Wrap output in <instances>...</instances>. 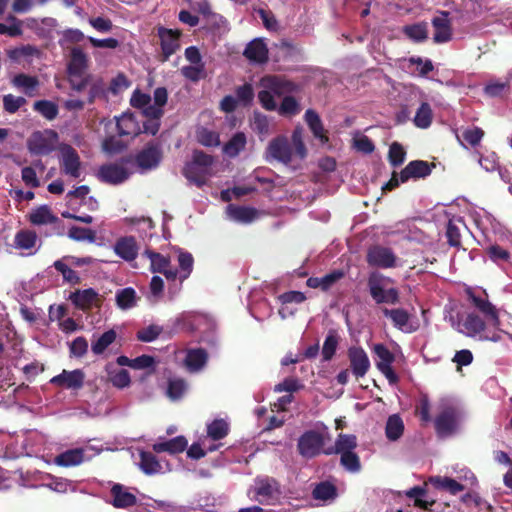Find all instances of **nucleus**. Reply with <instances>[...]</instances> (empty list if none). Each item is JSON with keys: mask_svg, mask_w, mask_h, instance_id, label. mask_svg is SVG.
Segmentation results:
<instances>
[{"mask_svg": "<svg viewBox=\"0 0 512 512\" xmlns=\"http://www.w3.org/2000/svg\"><path fill=\"white\" fill-rule=\"evenodd\" d=\"M255 493L262 504L275 503L281 494L278 483L272 478H258L255 481Z\"/></svg>", "mask_w": 512, "mask_h": 512, "instance_id": "f3484780", "label": "nucleus"}, {"mask_svg": "<svg viewBox=\"0 0 512 512\" xmlns=\"http://www.w3.org/2000/svg\"><path fill=\"white\" fill-rule=\"evenodd\" d=\"M467 295L473 307L483 317L475 312H469L458 323L457 330L465 336L479 341H501L502 330L500 329L499 311L496 306L488 300L485 292L483 295H477L468 290Z\"/></svg>", "mask_w": 512, "mask_h": 512, "instance_id": "f257e3e1", "label": "nucleus"}, {"mask_svg": "<svg viewBox=\"0 0 512 512\" xmlns=\"http://www.w3.org/2000/svg\"><path fill=\"white\" fill-rule=\"evenodd\" d=\"M183 355L182 361L185 365V368L191 372H199L206 365L208 355L206 351L202 348L188 349L185 351H181L178 354V358Z\"/></svg>", "mask_w": 512, "mask_h": 512, "instance_id": "aec40b11", "label": "nucleus"}, {"mask_svg": "<svg viewBox=\"0 0 512 512\" xmlns=\"http://www.w3.org/2000/svg\"><path fill=\"white\" fill-rule=\"evenodd\" d=\"M432 24L435 28L434 41L436 43H445L451 38V28L449 21V13L442 11L433 18Z\"/></svg>", "mask_w": 512, "mask_h": 512, "instance_id": "cd10ccee", "label": "nucleus"}, {"mask_svg": "<svg viewBox=\"0 0 512 512\" xmlns=\"http://www.w3.org/2000/svg\"><path fill=\"white\" fill-rule=\"evenodd\" d=\"M69 299L79 309L86 310L90 309L99 299V295L96 290L92 288L76 290L71 293Z\"/></svg>", "mask_w": 512, "mask_h": 512, "instance_id": "2f4dec72", "label": "nucleus"}, {"mask_svg": "<svg viewBox=\"0 0 512 512\" xmlns=\"http://www.w3.org/2000/svg\"><path fill=\"white\" fill-rule=\"evenodd\" d=\"M33 108L48 120H53L58 115L57 105L48 100L36 101L33 105Z\"/></svg>", "mask_w": 512, "mask_h": 512, "instance_id": "bf43d9fd", "label": "nucleus"}, {"mask_svg": "<svg viewBox=\"0 0 512 512\" xmlns=\"http://www.w3.org/2000/svg\"><path fill=\"white\" fill-rule=\"evenodd\" d=\"M396 262L397 257L388 247L375 245L370 247L367 252V263L370 266L387 269L395 267Z\"/></svg>", "mask_w": 512, "mask_h": 512, "instance_id": "2eb2a0df", "label": "nucleus"}, {"mask_svg": "<svg viewBox=\"0 0 512 512\" xmlns=\"http://www.w3.org/2000/svg\"><path fill=\"white\" fill-rule=\"evenodd\" d=\"M140 469L147 475L163 474L172 470L167 462L157 460L151 452L140 451Z\"/></svg>", "mask_w": 512, "mask_h": 512, "instance_id": "412c9836", "label": "nucleus"}, {"mask_svg": "<svg viewBox=\"0 0 512 512\" xmlns=\"http://www.w3.org/2000/svg\"><path fill=\"white\" fill-rule=\"evenodd\" d=\"M313 498L323 504H331L338 497L336 486L330 481L318 483L312 492Z\"/></svg>", "mask_w": 512, "mask_h": 512, "instance_id": "c9c22d12", "label": "nucleus"}, {"mask_svg": "<svg viewBox=\"0 0 512 512\" xmlns=\"http://www.w3.org/2000/svg\"><path fill=\"white\" fill-rule=\"evenodd\" d=\"M114 252L125 261H133L138 255V245L135 238H120L114 245Z\"/></svg>", "mask_w": 512, "mask_h": 512, "instance_id": "7c9ffc66", "label": "nucleus"}, {"mask_svg": "<svg viewBox=\"0 0 512 512\" xmlns=\"http://www.w3.org/2000/svg\"><path fill=\"white\" fill-rule=\"evenodd\" d=\"M432 123V109L428 103H422L418 108L415 117L414 124L421 129L428 128Z\"/></svg>", "mask_w": 512, "mask_h": 512, "instance_id": "09e8293b", "label": "nucleus"}, {"mask_svg": "<svg viewBox=\"0 0 512 512\" xmlns=\"http://www.w3.org/2000/svg\"><path fill=\"white\" fill-rule=\"evenodd\" d=\"M58 142V135L51 129L33 132L27 140V148L33 155H47L51 153Z\"/></svg>", "mask_w": 512, "mask_h": 512, "instance_id": "9d476101", "label": "nucleus"}, {"mask_svg": "<svg viewBox=\"0 0 512 512\" xmlns=\"http://www.w3.org/2000/svg\"><path fill=\"white\" fill-rule=\"evenodd\" d=\"M131 174L132 171L126 161L103 165L98 171V176L103 182L114 185L126 181Z\"/></svg>", "mask_w": 512, "mask_h": 512, "instance_id": "f8f14e48", "label": "nucleus"}, {"mask_svg": "<svg viewBox=\"0 0 512 512\" xmlns=\"http://www.w3.org/2000/svg\"><path fill=\"white\" fill-rule=\"evenodd\" d=\"M230 430L229 422L223 418H216L206 426L207 438L217 442L225 438Z\"/></svg>", "mask_w": 512, "mask_h": 512, "instance_id": "4c0bfd02", "label": "nucleus"}, {"mask_svg": "<svg viewBox=\"0 0 512 512\" xmlns=\"http://www.w3.org/2000/svg\"><path fill=\"white\" fill-rule=\"evenodd\" d=\"M429 481L437 489L448 491L453 495L464 490L463 485L448 477L435 476L431 477Z\"/></svg>", "mask_w": 512, "mask_h": 512, "instance_id": "a18cd8bd", "label": "nucleus"}, {"mask_svg": "<svg viewBox=\"0 0 512 512\" xmlns=\"http://www.w3.org/2000/svg\"><path fill=\"white\" fill-rule=\"evenodd\" d=\"M352 374L357 378L364 377L371 367L366 351L359 346H352L347 351Z\"/></svg>", "mask_w": 512, "mask_h": 512, "instance_id": "dca6fc26", "label": "nucleus"}, {"mask_svg": "<svg viewBox=\"0 0 512 512\" xmlns=\"http://www.w3.org/2000/svg\"><path fill=\"white\" fill-rule=\"evenodd\" d=\"M339 343V337L335 331H329L327 334L323 347L322 356L325 361H329L334 356Z\"/></svg>", "mask_w": 512, "mask_h": 512, "instance_id": "6e6d98bb", "label": "nucleus"}, {"mask_svg": "<svg viewBox=\"0 0 512 512\" xmlns=\"http://www.w3.org/2000/svg\"><path fill=\"white\" fill-rule=\"evenodd\" d=\"M244 55L254 63H264L268 59V49L260 39H254L245 48Z\"/></svg>", "mask_w": 512, "mask_h": 512, "instance_id": "e433bc0d", "label": "nucleus"}, {"mask_svg": "<svg viewBox=\"0 0 512 512\" xmlns=\"http://www.w3.org/2000/svg\"><path fill=\"white\" fill-rule=\"evenodd\" d=\"M406 157V152L401 144L398 142H393L390 145L388 158L389 162L392 166H399L401 165Z\"/></svg>", "mask_w": 512, "mask_h": 512, "instance_id": "774afa93", "label": "nucleus"}, {"mask_svg": "<svg viewBox=\"0 0 512 512\" xmlns=\"http://www.w3.org/2000/svg\"><path fill=\"white\" fill-rule=\"evenodd\" d=\"M439 415L435 419L437 433L448 437L459 431L463 422V413L454 403L443 400L440 404Z\"/></svg>", "mask_w": 512, "mask_h": 512, "instance_id": "20e7f679", "label": "nucleus"}, {"mask_svg": "<svg viewBox=\"0 0 512 512\" xmlns=\"http://www.w3.org/2000/svg\"><path fill=\"white\" fill-rule=\"evenodd\" d=\"M226 214L230 220L241 224H250L260 217L257 209L248 206L228 205Z\"/></svg>", "mask_w": 512, "mask_h": 512, "instance_id": "4be33fe9", "label": "nucleus"}, {"mask_svg": "<svg viewBox=\"0 0 512 512\" xmlns=\"http://www.w3.org/2000/svg\"><path fill=\"white\" fill-rule=\"evenodd\" d=\"M353 147L361 153L370 154L374 151V144L372 141L365 135L361 133H356L353 136Z\"/></svg>", "mask_w": 512, "mask_h": 512, "instance_id": "338daca9", "label": "nucleus"}, {"mask_svg": "<svg viewBox=\"0 0 512 512\" xmlns=\"http://www.w3.org/2000/svg\"><path fill=\"white\" fill-rule=\"evenodd\" d=\"M307 155V150L303 142L302 128H296L289 144L286 137L279 136L273 139L266 150L268 160H276L285 165H290L294 161H302Z\"/></svg>", "mask_w": 512, "mask_h": 512, "instance_id": "f03ea898", "label": "nucleus"}, {"mask_svg": "<svg viewBox=\"0 0 512 512\" xmlns=\"http://www.w3.org/2000/svg\"><path fill=\"white\" fill-rule=\"evenodd\" d=\"M68 237L74 241L94 243L96 233L92 229L72 226L68 231Z\"/></svg>", "mask_w": 512, "mask_h": 512, "instance_id": "603ef678", "label": "nucleus"}, {"mask_svg": "<svg viewBox=\"0 0 512 512\" xmlns=\"http://www.w3.org/2000/svg\"><path fill=\"white\" fill-rule=\"evenodd\" d=\"M404 424L398 415H392L388 418L386 424V435L388 439L395 441L402 435Z\"/></svg>", "mask_w": 512, "mask_h": 512, "instance_id": "3c124183", "label": "nucleus"}, {"mask_svg": "<svg viewBox=\"0 0 512 512\" xmlns=\"http://www.w3.org/2000/svg\"><path fill=\"white\" fill-rule=\"evenodd\" d=\"M86 68V54L81 49L74 48L68 64V76L72 89L82 91L87 86L89 76L86 74Z\"/></svg>", "mask_w": 512, "mask_h": 512, "instance_id": "6e6552de", "label": "nucleus"}, {"mask_svg": "<svg viewBox=\"0 0 512 512\" xmlns=\"http://www.w3.org/2000/svg\"><path fill=\"white\" fill-rule=\"evenodd\" d=\"M373 352L377 357L376 367L386 377L390 384L398 382V376L392 369V363L395 360L393 353L383 344H375Z\"/></svg>", "mask_w": 512, "mask_h": 512, "instance_id": "9b49d317", "label": "nucleus"}, {"mask_svg": "<svg viewBox=\"0 0 512 512\" xmlns=\"http://www.w3.org/2000/svg\"><path fill=\"white\" fill-rule=\"evenodd\" d=\"M404 32L413 41H416V42L423 41L428 36L427 24L426 23H417V24L406 26L404 28Z\"/></svg>", "mask_w": 512, "mask_h": 512, "instance_id": "052dcab7", "label": "nucleus"}, {"mask_svg": "<svg viewBox=\"0 0 512 512\" xmlns=\"http://www.w3.org/2000/svg\"><path fill=\"white\" fill-rule=\"evenodd\" d=\"M466 229L462 218L456 217L449 220L446 229L447 241L451 246L458 247L461 244V231Z\"/></svg>", "mask_w": 512, "mask_h": 512, "instance_id": "58836bf2", "label": "nucleus"}, {"mask_svg": "<svg viewBox=\"0 0 512 512\" xmlns=\"http://www.w3.org/2000/svg\"><path fill=\"white\" fill-rule=\"evenodd\" d=\"M164 281L160 276L154 275L149 284L147 299L150 303L156 304L162 297Z\"/></svg>", "mask_w": 512, "mask_h": 512, "instance_id": "13d9d810", "label": "nucleus"}, {"mask_svg": "<svg viewBox=\"0 0 512 512\" xmlns=\"http://www.w3.org/2000/svg\"><path fill=\"white\" fill-rule=\"evenodd\" d=\"M261 90L258 99L262 107L268 111L277 109L276 98L285 96L295 90V85L281 76L267 75L259 82Z\"/></svg>", "mask_w": 512, "mask_h": 512, "instance_id": "7ed1b4c3", "label": "nucleus"}, {"mask_svg": "<svg viewBox=\"0 0 512 512\" xmlns=\"http://www.w3.org/2000/svg\"><path fill=\"white\" fill-rule=\"evenodd\" d=\"M330 439L327 427L321 431L309 430L300 436L298 440L299 453L305 458H313L324 453L325 442Z\"/></svg>", "mask_w": 512, "mask_h": 512, "instance_id": "0eeeda50", "label": "nucleus"}, {"mask_svg": "<svg viewBox=\"0 0 512 512\" xmlns=\"http://www.w3.org/2000/svg\"><path fill=\"white\" fill-rule=\"evenodd\" d=\"M175 252L177 253L178 267H173V272L176 273V280H179L182 283L190 277L193 271L194 258L191 253L181 248L175 249Z\"/></svg>", "mask_w": 512, "mask_h": 512, "instance_id": "a878e982", "label": "nucleus"}, {"mask_svg": "<svg viewBox=\"0 0 512 512\" xmlns=\"http://www.w3.org/2000/svg\"><path fill=\"white\" fill-rule=\"evenodd\" d=\"M130 103L133 107L142 110L143 114L148 117V108L152 107V98L146 93H142L140 90H135L130 99Z\"/></svg>", "mask_w": 512, "mask_h": 512, "instance_id": "4d7b16f0", "label": "nucleus"}, {"mask_svg": "<svg viewBox=\"0 0 512 512\" xmlns=\"http://www.w3.org/2000/svg\"><path fill=\"white\" fill-rule=\"evenodd\" d=\"M90 449L94 450L92 446L66 450L57 455L54 459V462L58 466L63 467L77 466L86 459L85 453Z\"/></svg>", "mask_w": 512, "mask_h": 512, "instance_id": "bb28decb", "label": "nucleus"}, {"mask_svg": "<svg viewBox=\"0 0 512 512\" xmlns=\"http://www.w3.org/2000/svg\"><path fill=\"white\" fill-rule=\"evenodd\" d=\"M53 266L55 269L60 272L63 276V279L71 284H77L80 280L76 271L71 269L64 260H57L54 262Z\"/></svg>", "mask_w": 512, "mask_h": 512, "instance_id": "69168bd1", "label": "nucleus"}, {"mask_svg": "<svg viewBox=\"0 0 512 512\" xmlns=\"http://www.w3.org/2000/svg\"><path fill=\"white\" fill-rule=\"evenodd\" d=\"M357 447V438L353 434H339L335 445L332 447L327 448L324 451V454L331 455V454H345V453H351L354 452L355 448Z\"/></svg>", "mask_w": 512, "mask_h": 512, "instance_id": "473e14b6", "label": "nucleus"}, {"mask_svg": "<svg viewBox=\"0 0 512 512\" xmlns=\"http://www.w3.org/2000/svg\"><path fill=\"white\" fill-rule=\"evenodd\" d=\"M391 279L377 272L371 273L368 279V287L372 298L376 303L395 304L398 302L397 289L391 287Z\"/></svg>", "mask_w": 512, "mask_h": 512, "instance_id": "423d86ee", "label": "nucleus"}, {"mask_svg": "<svg viewBox=\"0 0 512 512\" xmlns=\"http://www.w3.org/2000/svg\"><path fill=\"white\" fill-rule=\"evenodd\" d=\"M85 373L81 369L63 370L51 378L50 383L68 390H79L83 387Z\"/></svg>", "mask_w": 512, "mask_h": 512, "instance_id": "6ab92c4d", "label": "nucleus"}, {"mask_svg": "<svg viewBox=\"0 0 512 512\" xmlns=\"http://www.w3.org/2000/svg\"><path fill=\"white\" fill-rule=\"evenodd\" d=\"M60 166L63 173L73 179L82 174V163L77 151L71 146L64 145L60 148Z\"/></svg>", "mask_w": 512, "mask_h": 512, "instance_id": "ddd939ff", "label": "nucleus"}, {"mask_svg": "<svg viewBox=\"0 0 512 512\" xmlns=\"http://www.w3.org/2000/svg\"><path fill=\"white\" fill-rule=\"evenodd\" d=\"M116 303L122 310H128L136 306L137 295L133 288L127 287L116 292Z\"/></svg>", "mask_w": 512, "mask_h": 512, "instance_id": "c03bdc74", "label": "nucleus"}, {"mask_svg": "<svg viewBox=\"0 0 512 512\" xmlns=\"http://www.w3.org/2000/svg\"><path fill=\"white\" fill-rule=\"evenodd\" d=\"M7 24L0 23V34L8 35L10 37H16L22 35L23 31L21 28L22 22L15 16L9 15L6 18Z\"/></svg>", "mask_w": 512, "mask_h": 512, "instance_id": "864d4df0", "label": "nucleus"}, {"mask_svg": "<svg viewBox=\"0 0 512 512\" xmlns=\"http://www.w3.org/2000/svg\"><path fill=\"white\" fill-rule=\"evenodd\" d=\"M383 313L390 318L395 327L405 333H411L415 326L410 321V315L404 309H384Z\"/></svg>", "mask_w": 512, "mask_h": 512, "instance_id": "72a5a7b5", "label": "nucleus"}, {"mask_svg": "<svg viewBox=\"0 0 512 512\" xmlns=\"http://www.w3.org/2000/svg\"><path fill=\"white\" fill-rule=\"evenodd\" d=\"M110 494L112 497L111 504L115 508H128L136 503V496L120 484L113 485Z\"/></svg>", "mask_w": 512, "mask_h": 512, "instance_id": "c85d7f7f", "label": "nucleus"}, {"mask_svg": "<svg viewBox=\"0 0 512 512\" xmlns=\"http://www.w3.org/2000/svg\"><path fill=\"white\" fill-rule=\"evenodd\" d=\"M305 120L312 131L314 137L318 139L322 144L328 142V137L325 134V130L321 123V120L316 112L313 110H307L305 113Z\"/></svg>", "mask_w": 512, "mask_h": 512, "instance_id": "a19ab883", "label": "nucleus"}, {"mask_svg": "<svg viewBox=\"0 0 512 512\" xmlns=\"http://www.w3.org/2000/svg\"><path fill=\"white\" fill-rule=\"evenodd\" d=\"M430 173L431 169L427 162L422 160L411 161L400 173L394 172L383 188L392 190L400 183H405L410 179L423 178Z\"/></svg>", "mask_w": 512, "mask_h": 512, "instance_id": "1a4fd4ad", "label": "nucleus"}, {"mask_svg": "<svg viewBox=\"0 0 512 512\" xmlns=\"http://www.w3.org/2000/svg\"><path fill=\"white\" fill-rule=\"evenodd\" d=\"M12 84L22 90L26 95L32 96L33 92L39 86V81L34 76L21 73L12 79Z\"/></svg>", "mask_w": 512, "mask_h": 512, "instance_id": "37998d69", "label": "nucleus"}, {"mask_svg": "<svg viewBox=\"0 0 512 512\" xmlns=\"http://www.w3.org/2000/svg\"><path fill=\"white\" fill-rule=\"evenodd\" d=\"M246 145V137L243 133L235 134L224 146L223 151L229 157L237 156Z\"/></svg>", "mask_w": 512, "mask_h": 512, "instance_id": "8fccbe9b", "label": "nucleus"}, {"mask_svg": "<svg viewBox=\"0 0 512 512\" xmlns=\"http://www.w3.org/2000/svg\"><path fill=\"white\" fill-rule=\"evenodd\" d=\"M117 334L111 329L104 332L94 342H92L91 350L95 355H101L116 340Z\"/></svg>", "mask_w": 512, "mask_h": 512, "instance_id": "49530a36", "label": "nucleus"}, {"mask_svg": "<svg viewBox=\"0 0 512 512\" xmlns=\"http://www.w3.org/2000/svg\"><path fill=\"white\" fill-rule=\"evenodd\" d=\"M188 445V441L183 436H177L169 440H161L153 444L152 448L156 453L168 452L176 454L183 452Z\"/></svg>", "mask_w": 512, "mask_h": 512, "instance_id": "f704fd0d", "label": "nucleus"}, {"mask_svg": "<svg viewBox=\"0 0 512 512\" xmlns=\"http://www.w3.org/2000/svg\"><path fill=\"white\" fill-rule=\"evenodd\" d=\"M340 463L350 473H358L361 470L360 459L355 452L342 454Z\"/></svg>", "mask_w": 512, "mask_h": 512, "instance_id": "e2e57ef3", "label": "nucleus"}, {"mask_svg": "<svg viewBox=\"0 0 512 512\" xmlns=\"http://www.w3.org/2000/svg\"><path fill=\"white\" fill-rule=\"evenodd\" d=\"M142 257L149 261V269L152 273L163 274L168 281L176 280V273L173 272V266L169 257L149 249L144 251Z\"/></svg>", "mask_w": 512, "mask_h": 512, "instance_id": "4468645a", "label": "nucleus"}, {"mask_svg": "<svg viewBox=\"0 0 512 512\" xmlns=\"http://www.w3.org/2000/svg\"><path fill=\"white\" fill-rule=\"evenodd\" d=\"M252 129L262 137H266L270 132V120L261 113H254L251 123Z\"/></svg>", "mask_w": 512, "mask_h": 512, "instance_id": "680f3d73", "label": "nucleus"}, {"mask_svg": "<svg viewBox=\"0 0 512 512\" xmlns=\"http://www.w3.org/2000/svg\"><path fill=\"white\" fill-rule=\"evenodd\" d=\"M90 189L86 185L77 187L75 190L70 191L66 195L67 205L71 209H75L78 204H84L90 210L97 209V201L93 197H88Z\"/></svg>", "mask_w": 512, "mask_h": 512, "instance_id": "5701e85b", "label": "nucleus"}, {"mask_svg": "<svg viewBox=\"0 0 512 512\" xmlns=\"http://www.w3.org/2000/svg\"><path fill=\"white\" fill-rule=\"evenodd\" d=\"M26 25L33 30L38 36L47 38L52 37V33L57 27V21L54 18L46 17L42 19L28 18Z\"/></svg>", "mask_w": 512, "mask_h": 512, "instance_id": "c756f323", "label": "nucleus"}, {"mask_svg": "<svg viewBox=\"0 0 512 512\" xmlns=\"http://www.w3.org/2000/svg\"><path fill=\"white\" fill-rule=\"evenodd\" d=\"M115 119L117 131L120 136L135 137L142 131L140 122L132 113H123L121 116L115 117Z\"/></svg>", "mask_w": 512, "mask_h": 512, "instance_id": "b1692460", "label": "nucleus"}, {"mask_svg": "<svg viewBox=\"0 0 512 512\" xmlns=\"http://www.w3.org/2000/svg\"><path fill=\"white\" fill-rule=\"evenodd\" d=\"M37 243V235L33 231L23 230L16 234L15 245L21 250H32Z\"/></svg>", "mask_w": 512, "mask_h": 512, "instance_id": "de8ad7c7", "label": "nucleus"}, {"mask_svg": "<svg viewBox=\"0 0 512 512\" xmlns=\"http://www.w3.org/2000/svg\"><path fill=\"white\" fill-rule=\"evenodd\" d=\"M29 220L33 225L40 226L55 223L57 217L48 206L42 205L30 212Z\"/></svg>", "mask_w": 512, "mask_h": 512, "instance_id": "ea45409f", "label": "nucleus"}, {"mask_svg": "<svg viewBox=\"0 0 512 512\" xmlns=\"http://www.w3.org/2000/svg\"><path fill=\"white\" fill-rule=\"evenodd\" d=\"M167 91L165 88L159 87L154 91L152 98V107L148 108V117L160 118L163 114V106L167 102Z\"/></svg>", "mask_w": 512, "mask_h": 512, "instance_id": "79ce46f5", "label": "nucleus"}, {"mask_svg": "<svg viewBox=\"0 0 512 512\" xmlns=\"http://www.w3.org/2000/svg\"><path fill=\"white\" fill-rule=\"evenodd\" d=\"M212 164L213 158L210 155L194 151L192 160L183 169V174L188 181L202 187L206 184L207 178L211 176Z\"/></svg>", "mask_w": 512, "mask_h": 512, "instance_id": "39448f33", "label": "nucleus"}, {"mask_svg": "<svg viewBox=\"0 0 512 512\" xmlns=\"http://www.w3.org/2000/svg\"><path fill=\"white\" fill-rule=\"evenodd\" d=\"M187 388V383L183 379H170L167 387V396L173 401L179 400L186 393Z\"/></svg>", "mask_w": 512, "mask_h": 512, "instance_id": "5fc2aeb1", "label": "nucleus"}, {"mask_svg": "<svg viewBox=\"0 0 512 512\" xmlns=\"http://www.w3.org/2000/svg\"><path fill=\"white\" fill-rule=\"evenodd\" d=\"M161 160L162 149L156 143L147 144L136 156V163L143 171L155 169Z\"/></svg>", "mask_w": 512, "mask_h": 512, "instance_id": "a211bd4d", "label": "nucleus"}, {"mask_svg": "<svg viewBox=\"0 0 512 512\" xmlns=\"http://www.w3.org/2000/svg\"><path fill=\"white\" fill-rule=\"evenodd\" d=\"M109 380L117 388H125L131 382L130 375L125 369H115L109 372Z\"/></svg>", "mask_w": 512, "mask_h": 512, "instance_id": "0e129e2a", "label": "nucleus"}, {"mask_svg": "<svg viewBox=\"0 0 512 512\" xmlns=\"http://www.w3.org/2000/svg\"><path fill=\"white\" fill-rule=\"evenodd\" d=\"M158 35L161 40L163 61H166L180 47L179 32L171 29L159 28Z\"/></svg>", "mask_w": 512, "mask_h": 512, "instance_id": "393cba45", "label": "nucleus"}]
</instances>
